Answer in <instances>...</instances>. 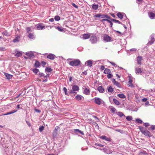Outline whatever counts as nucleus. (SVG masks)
Segmentation results:
<instances>
[{
	"label": "nucleus",
	"instance_id": "nucleus-1",
	"mask_svg": "<svg viewBox=\"0 0 155 155\" xmlns=\"http://www.w3.org/2000/svg\"><path fill=\"white\" fill-rule=\"evenodd\" d=\"M81 62L78 59H76L71 61L69 63V64L72 66H77L79 65Z\"/></svg>",
	"mask_w": 155,
	"mask_h": 155
},
{
	"label": "nucleus",
	"instance_id": "nucleus-2",
	"mask_svg": "<svg viewBox=\"0 0 155 155\" xmlns=\"http://www.w3.org/2000/svg\"><path fill=\"white\" fill-rule=\"evenodd\" d=\"M79 90V87L76 85H74L72 86V89L70 91V93L71 94H76L77 93V91H78Z\"/></svg>",
	"mask_w": 155,
	"mask_h": 155
},
{
	"label": "nucleus",
	"instance_id": "nucleus-3",
	"mask_svg": "<svg viewBox=\"0 0 155 155\" xmlns=\"http://www.w3.org/2000/svg\"><path fill=\"white\" fill-rule=\"evenodd\" d=\"M93 100H94L95 103L98 105H100L104 103V101L99 97H95L93 99Z\"/></svg>",
	"mask_w": 155,
	"mask_h": 155
},
{
	"label": "nucleus",
	"instance_id": "nucleus-4",
	"mask_svg": "<svg viewBox=\"0 0 155 155\" xmlns=\"http://www.w3.org/2000/svg\"><path fill=\"white\" fill-rule=\"evenodd\" d=\"M83 93L86 95H88L90 94V89L88 87L84 86L83 87Z\"/></svg>",
	"mask_w": 155,
	"mask_h": 155
},
{
	"label": "nucleus",
	"instance_id": "nucleus-5",
	"mask_svg": "<svg viewBox=\"0 0 155 155\" xmlns=\"http://www.w3.org/2000/svg\"><path fill=\"white\" fill-rule=\"evenodd\" d=\"M114 40L111 37L108 36L107 35H105L104 37L103 41L106 42H111Z\"/></svg>",
	"mask_w": 155,
	"mask_h": 155
},
{
	"label": "nucleus",
	"instance_id": "nucleus-6",
	"mask_svg": "<svg viewBox=\"0 0 155 155\" xmlns=\"http://www.w3.org/2000/svg\"><path fill=\"white\" fill-rule=\"evenodd\" d=\"M90 41L92 44H94L97 43L98 41V39L96 36L94 35L91 36L90 37Z\"/></svg>",
	"mask_w": 155,
	"mask_h": 155
},
{
	"label": "nucleus",
	"instance_id": "nucleus-7",
	"mask_svg": "<svg viewBox=\"0 0 155 155\" xmlns=\"http://www.w3.org/2000/svg\"><path fill=\"white\" fill-rule=\"evenodd\" d=\"M155 35L153 34H152L150 36V40L147 43V45H150L153 44L154 42L155 41L154 40Z\"/></svg>",
	"mask_w": 155,
	"mask_h": 155
},
{
	"label": "nucleus",
	"instance_id": "nucleus-8",
	"mask_svg": "<svg viewBox=\"0 0 155 155\" xmlns=\"http://www.w3.org/2000/svg\"><path fill=\"white\" fill-rule=\"evenodd\" d=\"M45 26L42 23H39L36 25V28L38 30H41L45 29Z\"/></svg>",
	"mask_w": 155,
	"mask_h": 155
},
{
	"label": "nucleus",
	"instance_id": "nucleus-9",
	"mask_svg": "<svg viewBox=\"0 0 155 155\" xmlns=\"http://www.w3.org/2000/svg\"><path fill=\"white\" fill-rule=\"evenodd\" d=\"M142 133L146 136L148 137H150L151 136V134L147 130H144L142 132Z\"/></svg>",
	"mask_w": 155,
	"mask_h": 155
},
{
	"label": "nucleus",
	"instance_id": "nucleus-10",
	"mask_svg": "<svg viewBox=\"0 0 155 155\" xmlns=\"http://www.w3.org/2000/svg\"><path fill=\"white\" fill-rule=\"evenodd\" d=\"M25 55L28 56L29 58H33L34 57V54L32 51L28 52L25 53Z\"/></svg>",
	"mask_w": 155,
	"mask_h": 155
},
{
	"label": "nucleus",
	"instance_id": "nucleus-11",
	"mask_svg": "<svg viewBox=\"0 0 155 155\" xmlns=\"http://www.w3.org/2000/svg\"><path fill=\"white\" fill-rule=\"evenodd\" d=\"M91 36V35L89 33L84 34L82 35V38L83 39H88Z\"/></svg>",
	"mask_w": 155,
	"mask_h": 155
},
{
	"label": "nucleus",
	"instance_id": "nucleus-12",
	"mask_svg": "<svg viewBox=\"0 0 155 155\" xmlns=\"http://www.w3.org/2000/svg\"><path fill=\"white\" fill-rule=\"evenodd\" d=\"M92 61L91 60H88L86 61L85 63V65L89 67H91L92 66Z\"/></svg>",
	"mask_w": 155,
	"mask_h": 155
},
{
	"label": "nucleus",
	"instance_id": "nucleus-13",
	"mask_svg": "<svg viewBox=\"0 0 155 155\" xmlns=\"http://www.w3.org/2000/svg\"><path fill=\"white\" fill-rule=\"evenodd\" d=\"M143 60L142 57L140 56H138L137 58V61L138 64L141 65V61Z\"/></svg>",
	"mask_w": 155,
	"mask_h": 155
},
{
	"label": "nucleus",
	"instance_id": "nucleus-14",
	"mask_svg": "<svg viewBox=\"0 0 155 155\" xmlns=\"http://www.w3.org/2000/svg\"><path fill=\"white\" fill-rule=\"evenodd\" d=\"M100 138L104 140H105L107 141H111V139L109 137H107L106 136H102L100 137Z\"/></svg>",
	"mask_w": 155,
	"mask_h": 155
},
{
	"label": "nucleus",
	"instance_id": "nucleus-15",
	"mask_svg": "<svg viewBox=\"0 0 155 155\" xmlns=\"http://www.w3.org/2000/svg\"><path fill=\"white\" fill-rule=\"evenodd\" d=\"M112 82L114 85H116L118 87L120 88L121 87V85L120 84L119 82L116 81L114 79H113Z\"/></svg>",
	"mask_w": 155,
	"mask_h": 155
},
{
	"label": "nucleus",
	"instance_id": "nucleus-16",
	"mask_svg": "<svg viewBox=\"0 0 155 155\" xmlns=\"http://www.w3.org/2000/svg\"><path fill=\"white\" fill-rule=\"evenodd\" d=\"M97 89L100 93H103L104 92V89L102 86H100L97 87Z\"/></svg>",
	"mask_w": 155,
	"mask_h": 155
},
{
	"label": "nucleus",
	"instance_id": "nucleus-17",
	"mask_svg": "<svg viewBox=\"0 0 155 155\" xmlns=\"http://www.w3.org/2000/svg\"><path fill=\"white\" fill-rule=\"evenodd\" d=\"M73 132L76 134H77L78 133H80V134H81L82 135H84V134L83 132L81 131V130H80L79 129H74Z\"/></svg>",
	"mask_w": 155,
	"mask_h": 155
},
{
	"label": "nucleus",
	"instance_id": "nucleus-18",
	"mask_svg": "<svg viewBox=\"0 0 155 155\" xmlns=\"http://www.w3.org/2000/svg\"><path fill=\"white\" fill-rule=\"evenodd\" d=\"M55 56L53 54H50L47 56V58L51 60H53L54 59Z\"/></svg>",
	"mask_w": 155,
	"mask_h": 155
},
{
	"label": "nucleus",
	"instance_id": "nucleus-19",
	"mask_svg": "<svg viewBox=\"0 0 155 155\" xmlns=\"http://www.w3.org/2000/svg\"><path fill=\"white\" fill-rule=\"evenodd\" d=\"M83 98V97L82 96L79 94L77 95L75 97V99L78 101H80Z\"/></svg>",
	"mask_w": 155,
	"mask_h": 155
},
{
	"label": "nucleus",
	"instance_id": "nucleus-20",
	"mask_svg": "<svg viewBox=\"0 0 155 155\" xmlns=\"http://www.w3.org/2000/svg\"><path fill=\"white\" fill-rule=\"evenodd\" d=\"M4 75L6 78L8 79H10L12 78L13 77V75L6 73H4Z\"/></svg>",
	"mask_w": 155,
	"mask_h": 155
},
{
	"label": "nucleus",
	"instance_id": "nucleus-21",
	"mask_svg": "<svg viewBox=\"0 0 155 155\" xmlns=\"http://www.w3.org/2000/svg\"><path fill=\"white\" fill-rule=\"evenodd\" d=\"M142 71L141 69L139 68L136 67L135 68V72L137 74H139V73H141Z\"/></svg>",
	"mask_w": 155,
	"mask_h": 155
},
{
	"label": "nucleus",
	"instance_id": "nucleus-22",
	"mask_svg": "<svg viewBox=\"0 0 155 155\" xmlns=\"http://www.w3.org/2000/svg\"><path fill=\"white\" fill-rule=\"evenodd\" d=\"M149 16L150 19H153L155 17V14L151 12L149 14Z\"/></svg>",
	"mask_w": 155,
	"mask_h": 155
},
{
	"label": "nucleus",
	"instance_id": "nucleus-23",
	"mask_svg": "<svg viewBox=\"0 0 155 155\" xmlns=\"http://www.w3.org/2000/svg\"><path fill=\"white\" fill-rule=\"evenodd\" d=\"M18 109H17V110L15 109L11 112H9L7 113L4 114V115H9L10 114H13V113L16 112H17L18 111Z\"/></svg>",
	"mask_w": 155,
	"mask_h": 155
},
{
	"label": "nucleus",
	"instance_id": "nucleus-24",
	"mask_svg": "<svg viewBox=\"0 0 155 155\" xmlns=\"http://www.w3.org/2000/svg\"><path fill=\"white\" fill-rule=\"evenodd\" d=\"M101 18L104 19L106 18V19H111V17L110 16L105 14L102 15Z\"/></svg>",
	"mask_w": 155,
	"mask_h": 155
},
{
	"label": "nucleus",
	"instance_id": "nucleus-25",
	"mask_svg": "<svg viewBox=\"0 0 155 155\" xmlns=\"http://www.w3.org/2000/svg\"><path fill=\"white\" fill-rule=\"evenodd\" d=\"M98 8V5L97 4H94L92 5V8L94 10H97Z\"/></svg>",
	"mask_w": 155,
	"mask_h": 155
},
{
	"label": "nucleus",
	"instance_id": "nucleus-26",
	"mask_svg": "<svg viewBox=\"0 0 155 155\" xmlns=\"http://www.w3.org/2000/svg\"><path fill=\"white\" fill-rule=\"evenodd\" d=\"M20 36H18L16 37L13 40V42L14 43L17 42L19 41Z\"/></svg>",
	"mask_w": 155,
	"mask_h": 155
},
{
	"label": "nucleus",
	"instance_id": "nucleus-27",
	"mask_svg": "<svg viewBox=\"0 0 155 155\" xmlns=\"http://www.w3.org/2000/svg\"><path fill=\"white\" fill-rule=\"evenodd\" d=\"M117 15L120 19H123L124 16L121 12H119L117 14Z\"/></svg>",
	"mask_w": 155,
	"mask_h": 155
},
{
	"label": "nucleus",
	"instance_id": "nucleus-28",
	"mask_svg": "<svg viewBox=\"0 0 155 155\" xmlns=\"http://www.w3.org/2000/svg\"><path fill=\"white\" fill-rule=\"evenodd\" d=\"M108 19H103L101 20V21L103 24H104L105 23L104 22V21H107L110 24L111 23H112V22L109 20Z\"/></svg>",
	"mask_w": 155,
	"mask_h": 155
},
{
	"label": "nucleus",
	"instance_id": "nucleus-29",
	"mask_svg": "<svg viewBox=\"0 0 155 155\" xmlns=\"http://www.w3.org/2000/svg\"><path fill=\"white\" fill-rule=\"evenodd\" d=\"M108 19H103L101 20V21L103 24H104L105 23L104 22V21H107L110 24L111 23H112V22L109 20Z\"/></svg>",
	"mask_w": 155,
	"mask_h": 155
},
{
	"label": "nucleus",
	"instance_id": "nucleus-30",
	"mask_svg": "<svg viewBox=\"0 0 155 155\" xmlns=\"http://www.w3.org/2000/svg\"><path fill=\"white\" fill-rule=\"evenodd\" d=\"M107 89L109 92L112 93L114 91V89L111 86L107 87Z\"/></svg>",
	"mask_w": 155,
	"mask_h": 155
},
{
	"label": "nucleus",
	"instance_id": "nucleus-31",
	"mask_svg": "<svg viewBox=\"0 0 155 155\" xmlns=\"http://www.w3.org/2000/svg\"><path fill=\"white\" fill-rule=\"evenodd\" d=\"M110 72L111 71L110 69L107 68H106L104 71V73L106 74H109V73H110Z\"/></svg>",
	"mask_w": 155,
	"mask_h": 155
},
{
	"label": "nucleus",
	"instance_id": "nucleus-32",
	"mask_svg": "<svg viewBox=\"0 0 155 155\" xmlns=\"http://www.w3.org/2000/svg\"><path fill=\"white\" fill-rule=\"evenodd\" d=\"M28 37L30 39H34L35 38V36L33 35V34L31 33H30L28 35Z\"/></svg>",
	"mask_w": 155,
	"mask_h": 155
},
{
	"label": "nucleus",
	"instance_id": "nucleus-33",
	"mask_svg": "<svg viewBox=\"0 0 155 155\" xmlns=\"http://www.w3.org/2000/svg\"><path fill=\"white\" fill-rule=\"evenodd\" d=\"M119 97L121 98H125L126 96L123 94H119L117 95Z\"/></svg>",
	"mask_w": 155,
	"mask_h": 155
},
{
	"label": "nucleus",
	"instance_id": "nucleus-34",
	"mask_svg": "<svg viewBox=\"0 0 155 155\" xmlns=\"http://www.w3.org/2000/svg\"><path fill=\"white\" fill-rule=\"evenodd\" d=\"M2 34L6 36H9L10 35V34L8 32L6 31H5L2 32Z\"/></svg>",
	"mask_w": 155,
	"mask_h": 155
},
{
	"label": "nucleus",
	"instance_id": "nucleus-35",
	"mask_svg": "<svg viewBox=\"0 0 155 155\" xmlns=\"http://www.w3.org/2000/svg\"><path fill=\"white\" fill-rule=\"evenodd\" d=\"M117 114L120 117H122L123 116L125 117V115L122 112H119L117 113Z\"/></svg>",
	"mask_w": 155,
	"mask_h": 155
},
{
	"label": "nucleus",
	"instance_id": "nucleus-36",
	"mask_svg": "<svg viewBox=\"0 0 155 155\" xmlns=\"http://www.w3.org/2000/svg\"><path fill=\"white\" fill-rule=\"evenodd\" d=\"M113 101L114 103L117 105H120L119 102L116 99L114 98L113 99Z\"/></svg>",
	"mask_w": 155,
	"mask_h": 155
},
{
	"label": "nucleus",
	"instance_id": "nucleus-37",
	"mask_svg": "<svg viewBox=\"0 0 155 155\" xmlns=\"http://www.w3.org/2000/svg\"><path fill=\"white\" fill-rule=\"evenodd\" d=\"M110 20H111L112 21H114L116 23L121 24V22L117 20H116L114 19H112L111 18Z\"/></svg>",
	"mask_w": 155,
	"mask_h": 155
},
{
	"label": "nucleus",
	"instance_id": "nucleus-38",
	"mask_svg": "<svg viewBox=\"0 0 155 155\" xmlns=\"http://www.w3.org/2000/svg\"><path fill=\"white\" fill-rule=\"evenodd\" d=\"M40 65V63L38 61H36L34 65L36 67H39Z\"/></svg>",
	"mask_w": 155,
	"mask_h": 155
},
{
	"label": "nucleus",
	"instance_id": "nucleus-39",
	"mask_svg": "<svg viewBox=\"0 0 155 155\" xmlns=\"http://www.w3.org/2000/svg\"><path fill=\"white\" fill-rule=\"evenodd\" d=\"M56 28L60 31L64 32V30L62 28L60 27H56Z\"/></svg>",
	"mask_w": 155,
	"mask_h": 155
},
{
	"label": "nucleus",
	"instance_id": "nucleus-40",
	"mask_svg": "<svg viewBox=\"0 0 155 155\" xmlns=\"http://www.w3.org/2000/svg\"><path fill=\"white\" fill-rule=\"evenodd\" d=\"M32 71L35 74H37L39 71V70L38 69L35 68L32 69Z\"/></svg>",
	"mask_w": 155,
	"mask_h": 155
},
{
	"label": "nucleus",
	"instance_id": "nucleus-41",
	"mask_svg": "<svg viewBox=\"0 0 155 155\" xmlns=\"http://www.w3.org/2000/svg\"><path fill=\"white\" fill-rule=\"evenodd\" d=\"M45 71L48 72H50L52 71V70L50 68L46 67L45 69Z\"/></svg>",
	"mask_w": 155,
	"mask_h": 155
},
{
	"label": "nucleus",
	"instance_id": "nucleus-42",
	"mask_svg": "<svg viewBox=\"0 0 155 155\" xmlns=\"http://www.w3.org/2000/svg\"><path fill=\"white\" fill-rule=\"evenodd\" d=\"M22 55V54L19 51L15 55L16 56L19 57L21 56Z\"/></svg>",
	"mask_w": 155,
	"mask_h": 155
},
{
	"label": "nucleus",
	"instance_id": "nucleus-43",
	"mask_svg": "<svg viewBox=\"0 0 155 155\" xmlns=\"http://www.w3.org/2000/svg\"><path fill=\"white\" fill-rule=\"evenodd\" d=\"M102 15L101 14H97L94 16V17L100 18H101Z\"/></svg>",
	"mask_w": 155,
	"mask_h": 155
},
{
	"label": "nucleus",
	"instance_id": "nucleus-44",
	"mask_svg": "<svg viewBox=\"0 0 155 155\" xmlns=\"http://www.w3.org/2000/svg\"><path fill=\"white\" fill-rule=\"evenodd\" d=\"M136 120L137 122L139 124H141L143 123L142 120L139 118L137 119Z\"/></svg>",
	"mask_w": 155,
	"mask_h": 155
},
{
	"label": "nucleus",
	"instance_id": "nucleus-45",
	"mask_svg": "<svg viewBox=\"0 0 155 155\" xmlns=\"http://www.w3.org/2000/svg\"><path fill=\"white\" fill-rule=\"evenodd\" d=\"M63 90L64 92V93L65 95H68V93L67 92V88L65 87H64L63 88Z\"/></svg>",
	"mask_w": 155,
	"mask_h": 155
},
{
	"label": "nucleus",
	"instance_id": "nucleus-46",
	"mask_svg": "<svg viewBox=\"0 0 155 155\" xmlns=\"http://www.w3.org/2000/svg\"><path fill=\"white\" fill-rule=\"evenodd\" d=\"M54 19L55 21H58L60 20V17L59 16L57 15V16H56L55 17Z\"/></svg>",
	"mask_w": 155,
	"mask_h": 155
},
{
	"label": "nucleus",
	"instance_id": "nucleus-47",
	"mask_svg": "<svg viewBox=\"0 0 155 155\" xmlns=\"http://www.w3.org/2000/svg\"><path fill=\"white\" fill-rule=\"evenodd\" d=\"M126 119L128 121H130L132 120V117L131 116H129L126 117Z\"/></svg>",
	"mask_w": 155,
	"mask_h": 155
},
{
	"label": "nucleus",
	"instance_id": "nucleus-48",
	"mask_svg": "<svg viewBox=\"0 0 155 155\" xmlns=\"http://www.w3.org/2000/svg\"><path fill=\"white\" fill-rule=\"evenodd\" d=\"M44 126H42L39 128V130L40 132H41L43 130H44Z\"/></svg>",
	"mask_w": 155,
	"mask_h": 155
},
{
	"label": "nucleus",
	"instance_id": "nucleus-49",
	"mask_svg": "<svg viewBox=\"0 0 155 155\" xmlns=\"http://www.w3.org/2000/svg\"><path fill=\"white\" fill-rule=\"evenodd\" d=\"M107 74V77L108 78H110L113 77V75L110 73Z\"/></svg>",
	"mask_w": 155,
	"mask_h": 155
},
{
	"label": "nucleus",
	"instance_id": "nucleus-50",
	"mask_svg": "<svg viewBox=\"0 0 155 155\" xmlns=\"http://www.w3.org/2000/svg\"><path fill=\"white\" fill-rule=\"evenodd\" d=\"M139 129H140V131L142 133V132L143 131V130H145L141 126H139Z\"/></svg>",
	"mask_w": 155,
	"mask_h": 155
},
{
	"label": "nucleus",
	"instance_id": "nucleus-51",
	"mask_svg": "<svg viewBox=\"0 0 155 155\" xmlns=\"http://www.w3.org/2000/svg\"><path fill=\"white\" fill-rule=\"evenodd\" d=\"M128 86L129 87H134V85L132 84V83H128Z\"/></svg>",
	"mask_w": 155,
	"mask_h": 155
},
{
	"label": "nucleus",
	"instance_id": "nucleus-52",
	"mask_svg": "<svg viewBox=\"0 0 155 155\" xmlns=\"http://www.w3.org/2000/svg\"><path fill=\"white\" fill-rule=\"evenodd\" d=\"M109 62L112 65L114 66V67H116L117 66V65L111 61H109Z\"/></svg>",
	"mask_w": 155,
	"mask_h": 155
},
{
	"label": "nucleus",
	"instance_id": "nucleus-53",
	"mask_svg": "<svg viewBox=\"0 0 155 155\" xmlns=\"http://www.w3.org/2000/svg\"><path fill=\"white\" fill-rule=\"evenodd\" d=\"M143 125L146 127H147L149 125V124L148 123H143Z\"/></svg>",
	"mask_w": 155,
	"mask_h": 155
},
{
	"label": "nucleus",
	"instance_id": "nucleus-54",
	"mask_svg": "<svg viewBox=\"0 0 155 155\" xmlns=\"http://www.w3.org/2000/svg\"><path fill=\"white\" fill-rule=\"evenodd\" d=\"M5 50V48L4 47H0V51H4Z\"/></svg>",
	"mask_w": 155,
	"mask_h": 155
},
{
	"label": "nucleus",
	"instance_id": "nucleus-55",
	"mask_svg": "<svg viewBox=\"0 0 155 155\" xmlns=\"http://www.w3.org/2000/svg\"><path fill=\"white\" fill-rule=\"evenodd\" d=\"M150 105L149 104V101H147L146 102L145 104V105L146 106H149Z\"/></svg>",
	"mask_w": 155,
	"mask_h": 155
},
{
	"label": "nucleus",
	"instance_id": "nucleus-56",
	"mask_svg": "<svg viewBox=\"0 0 155 155\" xmlns=\"http://www.w3.org/2000/svg\"><path fill=\"white\" fill-rule=\"evenodd\" d=\"M116 109H115V108H114V107H113V108H112L111 109V111L113 112V113H114L115 112V111H116Z\"/></svg>",
	"mask_w": 155,
	"mask_h": 155
},
{
	"label": "nucleus",
	"instance_id": "nucleus-57",
	"mask_svg": "<svg viewBox=\"0 0 155 155\" xmlns=\"http://www.w3.org/2000/svg\"><path fill=\"white\" fill-rule=\"evenodd\" d=\"M31 28L30 27H27L26 28V31L27 32H28L29 31H31Z\"/></svg>",
	"mask_w": 155,
	"mask_h": 155
},
{
	"label": "nucleus",
	"instance_id": "nucleus-58",
	"mask_svg": "<svg viewBox=\"0 0 155 155\" xmlns=\"http://www.w3.org/2000/svg\"><path fill=\"white\" fill-rule=\"evenodd\" d=\"M39 75L40 77H44L45 74L42 73H39Z\"/></svg>",
	"mask_w": 155,
	"mask_h": 155
},
{
	"label": "nucleus",
	"instance_id": "nucleus-59",
	"mask_svg": "<svg viewBox=\"0 0 155 155\" xmlns=\"http://www.w3.org/2000/svg\"><path fill=\"white\" fill-rule=\"evenodd\" d=\"M41 64H42V65L44 67H45V65L46 64V63L45 62V61H42L41 62Z\"/></svg>",
	"mask_w": 155,
	"mask_h": 155
},
{
	"label": "nucleus",
	"instance_id": "nucleus-60",
	"mask_svg": "<svg viewBox=\"0 0 155 155\" xmlns=\"http://www.w3.org/2000/svg\"><path fill=\"white\" fill-rule=\"evenodd\" d=\"M112 152V151L111 150H107V152H106L105 153L107 154H110V153H111Z\"/></svg>",
	"mask_w": 155,
	"mask_h": 155
},
{
	"label": "nucleus",
	"instance_id": "nucleus-61",
	"mask_svg": "<svg viewBox=\"0 0 155 155\" xmlns=\"http://www.w3.org/2000/svg\"><path fill=\"white\" fill-rule=\"evenodd\" d=\"M133 82V81L132 80L130 77H129V81L128 82V83H132Z\"/></svg>",
	"mask_w": 155,
	"mask_h": 155
},
{
	"label": "nucleus",
	"instance_id": "nucleus-62",
	"mask_svg": "<svg viewBox=\"0 0 155 155\" xmlns=\"http://www.w3.org/2000/svg\"><path fill=\"white\" fill-rule=\"evenodd\" d=\"M95 145L97 146H100V147H103L104 146V145H102V144H101L98 143H95Z\"/></svg>",
	"mask_w": 155,
	"mask_h": 155
},
{
	"label": "nucleus",
	"instance_id": "nucleus-63",
	"mask_svg": "<svg viewBox=\"0 0 155 155\" xmlns=\"http://www.w3.org/2000/svg\"><path fill=\"white\" fill-rule=\"evenodd\" d=\"M137 50V49L135 48H133L130 49V51H135Z\"/></svg>",
	"mask_w": 155,
	"mask_h": 155
},
{
	"label": "nucleus",
	"instance_id": "nucleus-64",
	"mask_svg": "<svg viewBox=\"0 0 155 155\" xmlns=\"http://www.w3.org/2000/svg\"><path fill=\"white\" fill-rule=\"evenodd\" d=\"M150 128L152 130H153L155 128V126L153 125H152Z\"/></svg>",
	"mask_w": 155,
	"mask_h": 155
}]
</instances>
